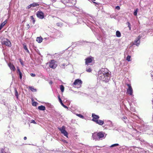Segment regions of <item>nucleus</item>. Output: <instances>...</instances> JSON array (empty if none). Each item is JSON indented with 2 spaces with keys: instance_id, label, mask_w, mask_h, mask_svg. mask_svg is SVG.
<instances>
[{
  "instance_id": "nucleus-1",
  "label": "nucleus",
  "mask_w": 153,
  "mask_h": 153,
  "mask_svg": "<svg viewBox=\"0 0 153 153\" xmlns=\"http://www.w3.org/2000/svg\"><path fill=\"white\" fill-rule=\"evenodd\" d=\"M111 76V72L107 68H102L98 72V78L105 82H109Z\"/></svg>"
},
{
  "instance_id": "nucleus-2",
  "label": "nucleus",
  "mask_w": 153,
  "mask_h": 153,
  "mask_svg": "<svg viewBox=\"0 0 153 153\" xmlns=\"http://www.w3.org/2000/svg\"><path fill=\"white\" fill-rule=\"evenodd\" d=\"M105 133L102 132H100L98 133H95L92 134V138L93 139L95 140H102V138L106 136V135L105 136Z\"/></svg>"
},
{
  "instance_id": "nucleus-3",
  "label": "nucleus",
  "mask_w": 153,
  "mask_h": 153,
  "mask_svg": "<svg viewBox=\"0 0 153 153\" xmlns=\"http://www.w3.org/2000/svg\"><path fill=\"white\" fill-rule=\"evenodd\" d=\"M82 83V82L80 79H77L74 81L73 85L74 87L78 88L81 87Z\"/></svg>"
},
{
  "instance_id": "nucleus-4",
  "label": "nucleus",
  "mask_w": 153,
  "mask_h": 153,
  "mask_svg": "<svg viewBox=\"0 0 153 153\" xmlns=\"http://www.w3.org/2000/svg\"><path fill=\"white\" fill-rule=\"evenodd\" d=\"M58 129L65 136L68 137V133L65 130V126H62L61 128H58Z\"/></svg>"
},
{
  "instance_id": "nucleus-5",
  "label": "nucleus",
  "mask_w": 153,
  "mask_h": 153,
  "mask_svg": "<svg viewBox=\"0 0 153 153\" xmlns=\"http://www.w3.org/2000/svg\"><path fill=\"white\" fill-rule=\"evenodd\" d=\"M2 45H5L8 47H10L11 46V44L10 41L7 39H4L2 41Z\"/></svg>"
},
{
  "instance_id": "nucleus-6",
  "label": "nucleus",
  "mask_w": 153,
  "mask_h": 153,
  "mask_svg": "<svg viewBox=\"0 0 153 153\" xmlns=\"http://www.w3.org/2000/svg\"><path fill=\"white\" fill-rule=\"evenodd\" d=\"M49 66L50 68L54 69L57 66L56 62L54 60H51L49 62Z\"/></svg>"
},
{
  "instance_id": "nucleus-7",
  "label": "nucleus",
  "mask_w": 153,
  "mask_h": 153,
  "mask_svg": "<svg viewBox=\"0 0 153 153\" xmlns=\"http://www.w3.org/2000/svg\"><path fill=\"white\" fill-rule=\"evenodd\" d=\"M36 16L40 19H43L45 17L44 13L42 11H38L37 12Z\"/></svg>"
},
{
  "instance_id": "nucleus-8",
  "label": "nucleus",
  "mask_w": 153,
  "mask_h": 153,
  "mask_svg": "<svg viewBox=\"0 0 153 153\" xmlns=\"http://www.w3.org/2000/svg\"><path fill=\"white\" fill-rule=\"evenodd\" d=\"M127 85L128 87V88L127 89V93L130 95H133V89L131 85L127 84Z\"/></svg>"
},
{
  "instance_id": "nucleus-9",
  "label": "nucleus",
  "mask_w": 153,
  "mask_h": 153,
  "mask_svg": "<svg viewBox=\"0 0 153 153\" xmlns=\"http://www.w3.org/2000/svg\"><path fill=\"white\" fill-rule=\"evenodd\" d=\"M141 38V36H139L138 37L134 40V42L133 43V45H135L138 46L140 43V39Z\"/></svg>"
},
{
  "instance_id": "nucleus-10",
  "label": "nucleus",
  "mask_w": 153,
  "mask_h": 153,
  "mask_svg": "<svg viewBox=\"0 0 153 153\" xmlns=\"http://www.w3.org/2000/svg\"><path fill=\"white\" fill-rule=\"evenodd\" d=\"M92 117H93L92 120L95 122L97 120H98L100 118L99 117L98 115H97L94 113L92 114Z\"/></svg>"
},
{
  "instance_id": "nucleus-11",
  "label": "nucleus",
  "mask_w": 153,
  "mask_h": 153,
  "mask_svg": "<svg viewBox=\"0 0 153 153\" xmlns=\"http://www.w3.org/2000/svg\"><path fill=\"white\" fill-rule=\"evenodd\" d=\"M85 64L88 65L89 63H91L92 61V57H88L85 59Z\"/></svg>"
},
{
  "instance_id": "nucleus-12",
  "label": "nucleus",
  "mask_w": 153,
  "mask_h": 153,
  "mask_svg": "<svg viewBox=\"0 0 153 153\" xmlns=\"http://www.w3.org/2000/svg\"><path fill=\"white\" fill-rule=\"evenodd\" d=\"M58 97L59 100V102H60L61 105L65 108H68V107L66 106V105H65L63 103V102H62V100L60 98V96L59 95L58 96Z\"/></svg>"
},
{
  "instance_id": "nucleus-13",
  "label": "nucleus",
  "mask_w": 153,
  "mask_h": 153,
  "mask_svg": "<svg viewBox=\"0 0 153 153\" xmlns=\"http://www.w3.org/2000/svg\"><path fill=\"white\" fill-rule=\"evenodd\" d=\"M8 66L10 68V69L11 70H12L13 71H15L16 69L15 68L13 64L11 63H9L8 64Z\"/></svg>"
},
{
  "instance_id": "nucleus-14",
  "label": "nucleus",
  "mask_w": 153,
  "mask_h": 153,
  "mask_svg": "<svg viewBox=\"0 0 153 153\" xmlns=\"http://www.w3.org/2000/svg\"><path fill=\"white\" fill-rule=\"evenodd\" d=\"M95 122L100 125H102L104 123V122L103 120L99 119L97 120Z\"/></svg>"
},
{
  "instance_id": "nucleus-15",
  "label": "nucleus",
  "mask_w": 153,
  "mask_h": 153,
  "mask_svg": "<svg viewBox=\"0 0 153 153\" xmlns=\"http://www.w3.org/2000/svg\"><path fill=\"white\" fill-rule=\"evenodd\" d=\"M8 150L7 149H2L0 151V153H10L8 152Z\"/></svg>"
},
{
  "instance_id": "nucleus-16",
  "label": "nucleus",
  "mask_w": 153,
  "mask_h": 153,
  "mask_svg": "<svg viewBox=\"0 0 153 153\" xmlns=\"http://www.w3.org/2000/svg\"><path fill=\"white\" fill-rule=\"evenodd\" d=\"M43 39L41 37H37L36 40L39 43H41Z\"/></svg>"
},
{
  "instance_id": "nucleus-17",
  "label": "nucleus",
  "mask_w": 153,
  "mask_h": 153,
  "mask_svg": "<svg viewBox=\"0 0 153 153\" xmlns=\"http://www.w3.org/2000/svg\"><path fill=\"white\" fill-rule=\"evenodd\" d=\"M38 108L40 110L44 111L45 109V106L41 105L38 107Z\"/></svg>"
},
{
  "instance_id": "nucleus-18",
  "label": "nucleus",
  "mask_w": 153,
  "mask_h": 153,
  "mask_svg": "<svg viewBox=\"0 0 153 153\" xmlns=\"http://www.w3.org/2000/svg\"><path fill=\"white\" fill-rule=\"evenodd\" d=\"M23 47L25 49V51L27 52L28 53H29L30 52L28 50L26 45H25L24 44L23 45Z\"/></svg>"
},
{
  "instance_id": "nucleus-19",
  "label": "nucleus",
  "mask_w": 153,
  "mask_h": 153,
  "mask_svg": "<svg viewBox=\"0 0 153 153\" xmlns=\"http://www.w3.org/2000/svg\"><path fill=\"white\" fill-rule=\"evenodd\" d=\"M116 36L118 37H120L121 36V33L118 30H117L116 32Z\"/></svg>"
},
{
  "instance_id": "nucleus-20",
  "label": "nucleus",
  "mask_w": 153,
  "mask_h": 153,
  "mask_svg": "<svg viewBox=\"0 0 153 153\" xmlns=\"http://www.w3.org/2000/svg\"><path fill=\"white\" fill-rule=\"evenodd\" d=\"M39 4L38 3H33L31 4V5L32 7H35L39 5Z\"/></svg>"
},
{
  "instance_id": "nucleus-21",
  "label": "nucleus",
  "mask_w": 153,
  "mask_h": 153,
  "mask_svg": "<svg viewBox=\"0 0 153 153\" xmlns=\"http://www.w3.org/2000/svg\"><path fill=\"white\" fill-rule=\"evenodd\" d=\"M29 88L33 92H36V89L33 87H29Z\"/></svg>"
},
{
  "instance_id": "nucleus-22",
  "label": "nucleus",
  "mask_w": 153,
  "mask_h": 153,
  "mask_svg": "<svg viewBox=\"0 0 153 153\" xmlns=\"http://www.w3.org/2000/svg\"><path fill=\"white\" fill-rule=\"evenodd\" d=\"M119 146V144L116 143V144H112V145H111L110 146V147H111H111H116L117 146Z\"/></svg>"
},
{
  "instance_id": "nucleus-23",
  "label": "nucleus",
  "mask_w": 153,
  "mask_h": 153,
  "mask_svg": "<svg viewBox=\"0 0 153 153\" xmlns=\"http://www.w3.org/2000/svg\"><path fill=\"white\" fill-rule=\"evenodd\" d=\"M60 89L62 92H63L64 90V87L63 85H61L60 86Z\"/></svg>"
},
{
  "instance_id": "nucleus-24",
  "label": "nucleus",
  "mask_w": 153,
  "mask_h": 153,
  "mask_svg": "<svg viewBox=\"0 0 153 153\" xmlns=\"http://www.w3.org/2000/svg\"><path fill=\"white\" fill-rule=\"evenodd\" d=\"M86 71L88 72H91L92 71V69L90 68H87Z\"/></svg>"
},
{
  "instance_id": "nucleus-25",
  "label": "nucleus",
  "mask_w": 153,
  "mask_h": 153,
  "mask_svg": "<svg viewBox=\"0 0 153 153\" xmlns=\"http://www.w3.org/2000/svg\"><path fill=\"white\" fill-rule=\"evenodd\" d=\"M30 19L33 21V23L34 24L35 22V20L33 16H30Z\"/></svg>"
},
{
  "instance_id": "nucleus-26",
  "label": "nucleus",
  "mask_w": 153,
  "mask_h": 153,
  "mask_svg": "<svg viewBox=\"0 0 153 153\" xmlns=\"http://www.w3.org/2000/svg\"><path fill=\"white\" fill-rule=\"evenodd\" d=\"M107 123H108L107 124L109 125H110V127L112 126H113L112 123V122L111 121L109 120L107 121Z\"/></svg>"
},
{
  "instance_id": "nucleus-27",
  "label": "nucleus",
  "mask_w": 153,
  "mask_h": 153,
  "mask_svg": "<svg viewBox=\"0 0 153 153\" xmlns=\"http://www.w3.org/2000/svg\"><path fill=\"white\" fill-rule=\"evenodd\" d=\"M131 56L129 55H128L126 57V60L128 62L130 61L131 60L130 59Z\"/></svg>"
},
{
  "instance_id": "nucleus-28",
  "label": "nucleus",
  "mask_w": 153,
  "mask_h": 153,
  "mask_svg": "<svg viewBox=\"0 0 153 153\" xmlns=\"http://www.w3.org/2000/svg\"><path fill=\"white\" fill-rule=\"evenodd\" d=\"M137 10H138V9H137L135 10H134V16H137Z\"/></svg>"
},
{
  "instance_id": "nucleus-29",
  "label": "nucleus",
  "mask_w": 153,
  "mask_h": 153,
  "mask_svg": "<svg viewBox=\"0 0 153 153\" xmlns=\"http://www.w3.org/2000/svg\"><path fill=\"white\" fill-rule=\"evenodd\" d=\"M15 95L17 98L18 97V93L16 90L15 91Z\"/></svg>"
},
{
  "instance_id": "nucleus-30",
  "label": "nucleus",
  "mask_w": 153,
  "mask_h": 153,
  "mask_svg": "<svg viewBox=\"0 0 153 153\" xmlns=\"http://www.w3.org/2000/svg\"><path fill=\"white\" fill-rule=\"evenodd\" d=\"M19 78L20 79H22V74L21 72H19Z\"/></svg>"
},
{
  "instance_id": "nucleus-31",
  "label": "nucleus",
  "mask_w": 153,
  "mask_h": 153,
  "mask_svg": "<svg viewBox=\"0 0 153 153\" xmlns=\"http://www.w3.org/2000/svg\"><path fill=\"white\" fill-rule=\"evenodd\" d=\"M76 115L81 118H84V117L81 114H77Z\"/></svg>"
},
{
  "instance_id": "nucleus-32",
  "label": "nucleus",
  "mask_w": 153,
  "mask_h": 153,
  "mask_svg": "<svg viewBox=\"0 0 153 153\" xmlns=\"http://www.w3.org/2000/svg\"><path fill=\"white\" fill-rule=\"evenodd\" d=\"M37 102H33L32 103V105L33 106H36L37 104Z\"/></svg>"
},
{
  "instance_id": "nucleus-33",
  "label": "nucleus",
  "mask_w": 153,
  "mask_h": 153,
  "mask_svg": "<svg viewBox=\"0 0 153 153\" xmlns=\"http://www.w3.org/2000/svg\"><path fill=\"white\" fill-rule=\"evenodd\" d=\"M30 123H33L35 124H36V123L35 122V121L34 120H31L30 122Z\"/></svg>"
},
{
  "instance_id": "nucleus-34",
  "label": "nucleus",
  "mask_w": 153,
  "mask_h": 153,
  "mask_svg": "<svg viewBox=\"0 0 153 153\" xmlns=\"http://www.w3.org/2000/svg\"><path fill=\"white\" fill-rule=\"evenodd\" d=\"M56 25L57 26H62V24L61 23H57L56 24Z\"/></svg>"
},
{
  "instance_id": "nucleus-35",
  "label": "nucleus",
  "mask_w": 153,
  "mask_h": 153,
  "mask_svg": "<svg viewBox=\"0 0 153 153\" xmlns=\"http://www.w3.org/2000/svg\"><path fill=\"white\" fill-rule=\"evenodd\" d=\"M5 25V23H2L1 24L0 26L2 27H3Z\"/></svg>"
},
{
  "instance_id": "nucleus-36",
  "label": "nucleus",
  "mask_w": 153,
  "mask_h": 153,
  "mask_svg": "<svg viewBox=\"0 0 153 153\" xmlns=\"http://www.w3.org/2000/svg\"><path fill=\"white\" fill-rule=\"evenodd\" d=\"M32 7V6L31 5V4L28 5V6L27 7H26V8L27 9H29L31 7Z\"/></svg>"
},
{
  "instance_id": "nucleus-37",
  "label": "nucleus",
  "mask_w": 153,
  "mask_h": 153,
  "mask_svg": "<svg viewBox=\"0 0 153 153\" xmlns=\"http://www.w3.org/2000/svg\"><path fill=\"white\" fill-rule=\"evenodd\" d=\"M30 75L33 77H34L35 76V74H34L31 73L30 74Z\"/></svg>"
},
{
  "instance_id": "nucleus-38",
  "label": "nucleus",
  "mask_w": 153,
  "mask_h": 153,
  "mask_svg": "<svg viewBox=\"0 0 153 153\" xmlns=\"http://www.w3.org/2000/svg\"><path fill=\"white\" fill-rule=\"evenodd\" d=\"M116 9L117 10H119L120 8L119 6H117L116 7Z\"/></svg>"
},
{
  "instance_id": "nucleus-39",
  "label": "nucleus",
  "mask_w": 153,
  "mask_h": 153,
  "mask_svg": "<svg viewBox=\"0 0 153 153\" xmlns=\"http://www.w3.org/2000/svg\"><path fill=\"white\" fill-rule=\"evenodd\" d=\"M127 24L128 25V27L131 26L130 23L128 22L127 23Z\"/></svg>"
},
{
  "instance_id": "nucleus-40",
  "label": "nucleus",
  "mask_w": 153,
  "mask_h": 153,
  "mask_svg": "<svg viewBox=\"0 0 153 153\" xmlns=\"http://www.w3.org/2000/svg\"><path fill=\"white\" fill-rule=\"evenodd\" d=\"M27 29H28L30 27V25L29 24H27Z\"/></svg>"
},
{
  "instance_id": "nucleus-41",
  "label": "nucleus",
  "mask_w": 153,
  "mask_h": 153,
  "mask_svg": "<svg viewBox=\"0 0 153 153\" xmlns=\"http://www.w3.org/2000/svg\"><path fill=\"white\" fill-rule=\"evenodd\" d=\"M20 62L21 65H23V62H22V60L21 59H20Z\"/></svg>"
},
{
  "instance_id": "nucleus-42",
  "label": "nucleus",
  "mask_w": 153,
  "mask_h": 153,
  "mask_svg": "<svg viewBox=\"0 0 153 153\" xmlns=\"http://www.w3.org/2000/svg\"><path fill=\"white\" fill-rule=\"evenodd\" d=\"M19 72H21L20 71V70L18 68H17V72L18 73H19Z\"/></svg>"
},
{
  "instance_id": "nucleus-43",
  "label": "nucleus",
  "mask_w": 153,
  "mask_h": 153,
  "mask_svg": "<svg viewBox=\"0 0 153 153\" xmlns=\"http://www.w3.org/2000/svg\"><path fill=\"white\" fill-rule=\"evenodd\" d=\"M7 20H6L3 23H5V25L6 24V23H7Z\"/></svg>"
},
{
  "instance_id": "nucleus-44",
  "label": "nucleus",
  "mask_w": 153,
  "mask_h": 153,
  "mask_svg": "<svg viewBox=\"0 0 153 153\" xmlns=\"http://www.w3.org/2000/svg\"><path fill=\"white\" fill-rule=\"evenodd\" d=\"M49 83L51 85L53 83V82L51 81L49 82Z\"/></svg>"
},
{
  "instance_id": "nucleus-45",
  "label": "nucleus",
  "mask_w": 153,
  "mask_h": 153,
  "mask_svg": "<svg viewBox=\"0 0 153 153\" xmlns=\"http://www.w3.org/2000/svg\"><path fill=\"white\" fill-rule=\"evenodd\" d=\"M27 137H25L24 138V140H25L27 139Z\"/></svg>"
},
{
  "instance_id": "nucleus-46",
  "label": "nucleus",
  "mask_w": 153,
  "mask_h": 153,
  "mask_svg": "<svg viewBox=\"0 0 153 153\" xmlns=\"http://www.w3.org/2000/svg\"><path fill=\"white\" fill-rule=\"evenodd\" d=\"M128 28H129V30H131V26H128Z\"/></svg>"
},
{
  "instance_id": "nucleus-47",
  "label": "nucleus",
  "mask_w": 153,
  "mask_h": 153,
  "mask_svg": "<svg viewBox=\"0 0 153 153\" xmlns=\"http://www.w3.org/2000/svg\"><path fill=\"white\" fill-rule=\"evenodd\" d=\"M65 64H63L61 65V66H65Z\"/></svg>"
},
{
  "instance_id": "nucleus-48",
  "label": "nucleus",
  "mask_w": 153,
  "mask_h": 153,
  "mask_svg": "<svg viewBox=\"0 0 153 153\" xmlns=\"http://www.w3.org/2000/svg\"><path fill=\"white\" fill-rule=\"evenodd\" d=\"M3 27H2L0 25V30Z\"/></svg>"
},
{
  "instance_id": "nucleus-49",
  "label": "nucleus",
  "mask_w": 153,
  "mask_h": 153,
  "mask_svg": "<svg viewBox=\"0 0 153 153\" xmlns=\"http://www.w3.org/2000/svg\"><path fill=\"white\" fill-rule=\"evenodd\" d=\"M51 1L52 2L53 1V2L56 1V0H51Z\"/></svg>"
},
{
  "instance_id": "nucleus-50",
  "label": "nucleus",
  "mask_w": 153,
  "mask_h": 153,
  "mask_svg": "<svg viewBox=\"0 0 153 153\" xmlns=\"http://www.w3.org/2000/svg\"><path fill=\"white\" fill-rule=\"evenodd\" d=\"M123 118L124 119H125L126 118V117H124Z\"/></svg>"
},
{
  "instance_id": "nucleus-51",
  "label": "nucleus",
  "mask_w": 153,
  "mask_h": 153,
  "mask_svg": "<svg viewBox=\"0 0 153 153\" xmlns=\"http://www.w3.org/2000/svg\"><path fill=\"white\" fill-rule=\"evenodd\" d=\"M132 111H134V110H132Z\"/></svg>"
},
{
  "instance_id": "nucleus-52",
  "label": "nucleus",
  "mask_w": 153,
  "mask_h": 153,
  "mask_svg": "<svg viewBox=\"0 0 153 153\" xmlns=\"http://www.w3.org/2000/svg\"><path fill=\"white\" fill-rule=\"evenodd\" d=\"M93 2L94 3H96V2Z\"/></svg>"
}]
</instances>
